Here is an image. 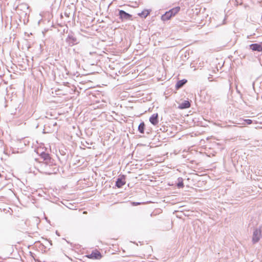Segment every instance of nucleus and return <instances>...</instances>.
<instances>
[{"mask_svg": "<svg viewBox=\"0 0 262 262\" xmlns=\"http://www.w3.org/2000/svg\"><path fill=\"white\" fill-rule=\"evenodd\" d=\"M39 170L41 173L51 174L56 173L58 171V168L56 165L54 164L52 161L41 162L40 163Z\"/></svg>", "mask_w": 262, "mask_h": 262, "instance_id": "f257e3e1", "label": "nucleus"}, {"mask_svg": "<svg viewBox=\"0 0 262 262\" xmlns=\"http://www.w3.org/2000/svg\"><path fill=\"white\" fill-rule=\"evenodd\" d=\"M58 127L57 122L55 119H49L44 125L45 133H50L57 132Z\"/></svg>", "mask_w": 262, "mask_h": 262, "instance_id": "f03ea898", "label": "nucleus"}, {"mask_svg": "<svg viewBox=\"0 0 262 262\" xmlns=\"http://www.w3.org/2000/svg\"><path fill=\"white\" fill-rule=\"evenodd\" d=\"M180 8L177 7L173 8L162 15L161 19L163 21H166L170 19L172 16H174L180 11Z\"/></svg>", "mask_w": 262, "mask_h": 262, "instance_id": "7ed1b4c3", "label": "nucleus"}, {"mask_svg": "<svg viewBox=\"0 0 262 262\" xmlns=\"http://www.w3.org/2000/svg\"><path fill=\"white\" fill-rule=\"evenodd\" d=\"M262 237L261 231L260 229H255L253 232L252 242L253 244L257 243Z\"/></svg>", "mask_w": 262, "mask_h": 262, "instance_id": "20e7f679", "label": "nucleus"}, {"mask_svg": "<svg viewBox=\"0 0 262 262\" xmlns=\"http://www.w3.org/2000/svg\"><path fill=\"white\" fill-rule=\"evenodd\" d=\"M119 16L120 19L122 20H130L132 19V16L129 13L126 12L124 10H119Z\"/></svg>", "mask_w": 262, "mask_h": 262, "instance_id": "39448f33", "label": "nucleus"}, {"mask_svg": "<svg viewBox=\"0 0 262 262\" xmlns=\"http://www.w3.org/2000/svg\"><path fill=\"white\" fill-rule=\"evenodd\" d=\"M86 256L91 259H99L101 258L102 255L99 251L95 250L93 251L91 254L86 255Z\"/></svg>", "mask_w": 262, "mask_h": 262, "instance_id": "423d86ee", "label": "nucleus"}, {"mask_svg": "<svg viewBox=\"0 0 262 262\" xmlns=\"http://www.w3.org/2000/svg\"><path fill=\"white\" fill-rule=\"evenodd\" d=\"M125 184V177L124 176H122L121 177L118 178L116 182V186L118 188H121Z\"/></svg>", "mask_w": 262, "mask_h": 262, "instance_id": "0eeeda50", "label": "nucleus"}, {"mask_svg": "<svg viewBox=\"0 0 262 262\" xmlns=\"http://www.w3.org/2000/svg\"><path fill=\"white\" fill-rule=\"evenodd\" d=\"M250 49L254 51L262 52V46L260 44H251L250 45Z\"/></svg>", "mask_w": 262, "mask_h": 262, "instance_id": "6e6552de", "label": "nucleus"}, {"mask_svg": "<svg viewBox=\"0 0 262 262\" xmlns=\"http://www.w3.org/2000/svg\"><path fill=\"white\" fill-rule=\"evenodd\" d=\"M149 121L153 125H157L159 122L158 114H154L152 115L149 118Z\"/></svg>", "mask_w": 262, "mask_h": 262, "instance_id": "1a4fd4ad", "label": "nucleus"}, {"mask_svg": "<svg viewBox=\"0 0 262 262\" xmlns=\"http://www.w3.org/2000/svg\"><path fill=\"white\" fill-rule=\"evenodd\" d=\"M70 44L74 45L77 43V38L72 34H69L67 39Z\"/></svg>", "mask_w": 262, "mask_h": 262, "instance_id": "9d476101", "label": "nucleus"}, {"mask_svg": "<svg viewBox=\"0 0 262 262\" xmlns=\"http://www.w3.org/2000/svg\"><path fill=\"white\" fill-rule=\"evenodd\" d=\"M190 106V102L188 101L185 100L184 102H183L182 103H181V104H180V105L178 106V108L180 109H185V108H189Z\"/></svg>", "mask_w": 262, "mask_h": 262, "instance_id": "9b49d317", "label": "nucleus"}, {"mask_svg": "<svg viewBox=\"0 0 262 262\" xmlns=\"http://www.w3.org/2000/svg\"><path fill=\"white\" fill-rule=\"evenodd\" d=\"M187 82V80L185 79H183L181 80H179L177 82L176 87L177 89H179L182 88Z\"/></svg>", "mask_w": 262, "mask_h": 262, "instance_id": "f8f14e48", "label": "nucleus"}, {"mask_svg": "<svg viewBox=\"0 0 262 262\" xmlns=\"http://www.w3.org/2000/svg\"><path fill=\"white\" fill-rule=\"evenodd\" d=\"M41 157L42 159H43V162H49V161H51L50 156L48 154L42 153Z\"/></svg>", "mask_w": 262, "mask_h": 262, "instance_id": "ddd939ff", "label": "nucleus"}, {"mask_svg": "<svg viewBox=\"0 0 262 262\" xmlns=\"http://www.w3.org/2000/svg\"><path fill=\"white\" fill-rule=\"evenodd\" d=\"M144 128H145V124L143 122H141L138 126V130L141 133L143 134L144 133Z\"/></svg>", "mask_w": 262, "mask_h": 262, "instance_id": "4468645a", "label": "nucleus"}, {"mask_svg": "<svg viewBox=\"0 0 262 262\" xmlns=\"http://www.w3.org/2000/svg\"><path fill=\"white\" fill-rule=\"evenodd\" d=\"M149 14V11L147 10L143 11L141 13H139L138 15L142 17L145 18Z\"/></svg>", "mask_w": 262, "mask_h": 262, "instance_id": "2eb2a0df", "label": "nucleus"}, {"mask_svg": "<svg viewBox=\"0 0 262 262\" xmlns=\"http://www.w3.org/2000/svg\"><path fill=\"white\" fill-rule=\"evenodd\" d=\"M178 180H179V182L177 184L178 187V188H183L184 187V184L183 182L182 178H179Z\"/></svg>", "mask_w": 262, "mask_h": 262, "instance_id": "dca6fc26", "label": "nucleus"}, {"mask_svg": "<svg viewBox=\"0 0 262 262\" xmlns=\"http://www.w3.org/2000/svg\"><path fill=\"white\" fill-rule=\"evenodd\" d=\"M245 121L247 124H250L252 123V121L250 119H246L245 120Z\"/></svg>", "mask_w": 262, "mask_h": 262, "instance_id": "f3484780", "label": "nucleus"}]
</instances>
